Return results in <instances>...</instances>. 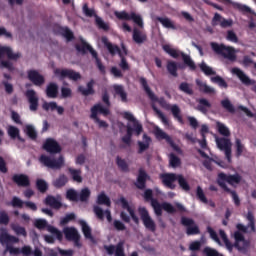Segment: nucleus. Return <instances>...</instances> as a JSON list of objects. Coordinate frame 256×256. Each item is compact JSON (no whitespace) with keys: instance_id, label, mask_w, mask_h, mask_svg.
<instances>
[{"instance_id":"nucleus-1","label":"nucleus","mask_w":256,"mask_h":256,"mask_svg":"<svg viewBox=\"0 0 256 256\" xmlns=\"http://www.w3.org/2000/svg\"><path fill=\"white\" fill-rule=\"evenodd\" d=\"M247 221H249L248 225L245 226L243 224H237L236 228L238 231L234 232L235 243H231L229 238L227 237V233L224 230H219V235L229 253H233V248L238 249L239 251H247L249 249L251 242L245 239V236L242 233H247V229H251L252 232H255V216L253 212H248L246 216ZM242 231V233H241Z\"/></svg>"},{"instance_id":"nucleus-2","label":"nucleus","mask_w":256,"mask_h":256,"mask_svg":"<svg viewBox=\"0 0 256 256\" xmlns=\"http://www.w3.org/2000/svg\"><path fill=\"white\" fill-rule=\"evenodd\" d=\"M139 83L143 87L150 101H153L154 103H159L160 107H163V109H166L167 111L170 110L173 117L177 119L179 123H183V116H181V108H179L177 104L171 106V104L167 103V100H165L163 97L158 98L157 96H155V93L151 91L149 84H147V79H145L144 77H141L139 79Z\"/></svg>"},{"instance_id":"nucleus-3","label":"nucleus","mask_w":256,"mask_h":256,"mask_svg":"<svg viewBox=\"0 0 256 256\" xmlns=\"http://www.w3.org/2000/svg\"><path fill=\"white\" fill-rule=\"evenodd\" d=\"M159 179L162 181V185L164 187H167V189H171L172 191L177 188V185H175V181L178 182V185L182 191H185L186 193H189L191 191V186L189 185V182H187V179H185V176L182 174H175V173H161L159 175Z\"/></svg>"},{"instance_id":"nucleus-4","label":"nucleus","mask_w":256,"mask_h":256,"mask_svg":"<svg viewBox=\"0 0 256 256\" xmlns=\"http://www.w3.org/2000/svg\"><path fill=\"white\" fill-rule=\"evenodd\" d=\"M163 51L170 55V57H173V59H179V57L182 58L184 65L190 69V71H197V64H195V61L191 59V56L188 54H185L182 51H179L175 48H172L169 44H165L162 46Z\"/></svg>"},{"instance_id":"nucleus-5","label":"nucleus","mask_w":256,"mask_h":256,"mask_svg":"<svg viewBox=\"0 0 256 256\" xmlns=\"http://www.w3.org/2000/svg\"><path fill=\"white\" fill-rule=\"evenodd\" d=\"M241 175L239 174H225L224 172L218 173L216 183L219 185L223 191H231L228 185H231V187H235V185H239L241 183Z\"/></svg>"},{"instance_id":"nucleus-6","label":"nucleus","mask_w":256,"mask_h":256,"mask_svg":"<svg viewBox=\"0 0 256 256\" xmlns=\"http://www.w3.org/2000/svg\"><path fill=\"white\" fill-rule=\"evenodd\" d=\"M211 49L216 53V55H221L224 59L228 61H236L237 55L235 54V48L231 46H225V44H219L217 42H211Z\"/></svg>"},{"instance_id":"nucleus-7","label":"nucleus","mask_w":256,"mask_h":256,"mask_svg":"<svg viewBox=\"0 0 256 256\" xmlns=\"http://www.w3.org/2000/svg\"><path fill=\"white\" fill-rule=\"evenodd\" d=\"M39 161L44 165V167H48V169H61V167L65 165V158L63 155H60L58 159H55L51 156L42 154Z\"/></svg>"},{"instance_id":"nucleus-8","label":"nucleus","mask_w":256,"mask_h":256,"mask_svg":"<svg viewBox=\"0 0 256 256\" xmlns=\"http://www.w3.org/2000/svg\"><path fill=\"white\" fill-rule=\"evenodd\" d=\"M114 15L119 21H133L140 29H143V18L141 15L131 12L130 14L127 11H115Z\"/></svg>"},{"instance_id":"nucleus-9","label":"nucleus","mask_w":256,"mask_h":256,"mask_svg":"<svg viewBox=\"0 0 256 256\" xmlns=\"http://www.w3.org/2000/svg\"><path fill=\"white\" fill-rule=\"evenodd\" d=\"M138 213L140 215V219L143 222L144 227L148 229V231H151L152 233H155L157 231V225L155 224V221L151 216L149 215V211L145 207H139Z\"/></svg>"},{"instance_id":"nucleus-10","label":"nucleus","mask_w":256,"mask_h":256,"mask_svg":"<svg viewBox=\"0 0 256 256\" xmlns=\"http://www.w3.org/2000/svg\"><path fill=\"white\" fill-rule=\"evenodd\" d=\"M151 206L153 207L157 217H161V215H163V210L170 214L177 213V209H175V207L168 202L160 204L158 200H152Z\"/></svg>"},{"instance_id":"nucleus-11","label":"nucleus","mask_w":256,"mask_h":256,"mask_svg":"<svg viewBox=\"0 0 256 256\" xmlns=\"http://www.w3.org/2000/svg\"><path fill=\"white\" fill-rule=\"evenodd\" d=\"M54 75L60 77V79H70L71 81H79L81 79V73L75 72L71 69H55Z\"/></svg>"},{"instance_id":"nucleus-12","label":"nucleus","mask_w":256,"mask_h":256,"mask_svg":"<svg viewBox=\"0 0 256 256\" xmlns=\"http://www.w3.org/2000/svg\"><path fill=\"white\" fill-rule=\"evenodd\" d=\"M181 225H183V227H186V234L188 236L199 235V233H201L199 226H197V224H195V220H193L191 218L182 216Z\"/></svg>"},{"instance_id":"nucleus-13","label":"nucleus","mask_w":256,"mask_h":256,"mask_svg":"<svg viewBox=\"0 0 256 256\" xmlns=\"http://www.w3.org/2000/svg\"><path fill=\"white\" fill-rule=\"evenodd\" d=\"M42 149L49 153L50 155H57V153H61L62 148L59 145V142L53 138H47L42 145Z\"/></svg>"},{"instance_id":"nucleus-14","label":"nucleus","mask_w":256,"mask_h":256,"mask_svg":"<svg viewBox=\"0 0 256 256\" xmlns=\"http://www.w3.org/2000/svg\"><path fill=\"white\" fill-rule=\"evenodd\" d=\"M216 145L220 151H224L228 163H231V140L225 137L217 138Z\"/></svg>"},{"instance_id":"nucleus-15","label":"nucleus","mask_w":256,"mask_h":256,"mask_svg":"<svg viewBox=\"0 0 256 256\" xmlns=\"http://www.w3.org/2000/svg\"><path fill=\"white\" fill-rule=\"evenodd\" d=\"M27 77L36 87H42V85H45V76L41 75L37 70H28Z\"/></svg>"},{"instance_id":"nucleus-16","label":"nucleus","mask_w":256,"mask_h":256,"mask_svg":"<svg viewBox=\"0 0 256 256\" xmlns=\"http://www.w3.org/2000/svg\"><path fill=\"white\" fill-rule=\"evenodd\" d=\"M25 97L30 105V111H37V109H39V96H37V92L33 89L27 90Z\"/></svg>"},{"instance_id":"nucleus-17","label":"nucleus","mask_w":256,"mask_h":256,"mask_svg":"<svg viewBox=\"0 0 256 256\" xmlns=\"http://www.w3.org/2000/svg\"><path fill=\"white\" fill-rule=\"evenodd\" d=\"M212 27H217V25H220L222 29H227L228 27L233 26V20L232 19H225L221 14L215 13L214 17L212 18L211 21Z\"/></svg>"},{"instance_id":"nucleus-18","label":"nucleus","mask_w":256,"mask_h":256,"mask_svg":"<svg viewBox=\"0 0 256 256\" xmlns=\"http://www.w3.org/2000/svg\"><path fill=\"white\" fill-rule=\"evenodd\" d=\"M93 211H94L97 219H99V221H105V215H106V219H107L108 223H111V221H113V216L111 215V210L107 209V210L103 211L102 207L94 206Z\"/></svg>"},{"instance_id":"nucleus-19","label":"nucleus","mask_w":256,"mask_h":256,"mask_svg":"<svg viewBox=\"0 0 256 256\" xmlns=\"http://www.w3.org/2000/svg\"><path fill=\"white\" fill-rule=\"evenodd\" d=\"M12 181L18 187H30L31 186V180L29 179V176L26 174H14L12 176Z\"/></svg>"},{"instance_id":"nucleus-20","label":"nucleus","mask_w":256,"mask_h":256,"mask_svg":"<svg viewBox=\"0 0 256 256\" xmlns=\"http://www.w3.org/2000/svg\"><path fill=\"white\" fill-rule=\"evenodd\" d=\"M147 179H149V174H147V172L143 168H140L138 170V177L135 183V186L137 187V189H141V190L145 189L147 185Z\"/></svg>"},{"instance_id":"nucleus-21","label":"nucleus","mask_w":256,"mask_h":256,"mask_svg":"<svg viewBox=\"0 0 256 256\" xmlns=\"http://www.w3.org/2000/svg\"><path fill=\"white\" fill-rule=\"evenodd\" d=\"M99 113L100 115H104V117H107L109 115L110 111L109 108L103 107L102 104H96L91 108V119H97L99 118Z\"/></svg>"},{"instance_id":"nucleus-22","label":"nucleus","mask_w":256,"mask_h":256,"mask_svg":"<svg viewBox=\"0 0 256 256\" xmlns=\"http://www.w3.org/2000/svg\"><path fill=\"white\" fill-rule=\"evenodd\" d=\"M86 87L79 86L78 87V93H81L83 97H89V95H95V80L91 79L89 82H87Z\"/></svg>"},{"instance_id":"nucleus-23","label":"nucleus","mask_w":256,"mask_h":256,"mask_svg":"<svg viewBox=\"0 0 256 256\" xmlns=\"http://www.w3.org/2000/svg\"><path fill=\"white\" fill-rule=\"evenodd\" d=\"M232 73H234V75H237L238 79L241 81V83H243V85H255V80H251L249 76L245 75V72H243V70L239 68H233Z\"/></svg>"},{"instance_id":"nucleus-24","label":"nucleus","mask_w":256,"mask_h":256,"mask_svg":"<svg viewBox=\"0 0 256 256\" xmlns=\"http://www.w3.org/2000/svg\"><path fill=\"white\" fill-rule=\"evenodd\" d=\"M119 201L122 205V209H126L134 223L136 225H139V217H137V214H135V210L131 208V206H129V202L127 201V199H125V197H121Z\"/></svg>"},{"instance_id":"nucleus-25","label":"nucleus","mask_w":256,"mask_h":256,"mask_svg":"<svg viewBox=\"0 0 256 256\" xmlns=\"http://www.w3.org/2000/svg\"><path fill=\"white\" fill-rule=\"evenodd\" d=\"M102 43L105 48L109 51L110 55H123V52H121V48L117 45H113L111 42H109V39L107 37H102Z\"/></svg>"},{"instance_id":"nucleus-26","label":"nucleus","mask_w":256,"mask_h":256,"mask_svg":"<svg viewBox=\"0 0 256 256\" xmlns=\"http://www.w3.org/2000/svg\"><path fill=\"white\" fill-rule=\"evenodd\" d=\"M3 55H6L10 61H17L20 59L21 53H13V50L10 47H0V59Z\"/></svg>"},{"instance_id":"nucleus-27","label":"nucleus","mask_w":256,"mask_h":256,"mask_svg":"<svg viewBox=\"0 0 256 256\" xmlns=\"http://www.w3.org/2000/svg\"><path fill=\"white\" fill-rule=\"evenodd\" d=\"M45 205H48V207H51V209L59 210L63 207V203H61V200L57 199L53 195H48L44 200Z\"/></svg>"},{"instance_id":"nucleus-28","label":"nucleus","mask_w":256,"mask_h":256,"mask_svg":"<svg viewBox=\"0 0 256 256\" xmlns=\"http://www.w3.org/2000/svg\"><path fill=\"white\" fill-rule=\"evenodd\" d=\"M132 39L134 43H137V45H142V43H145V41H147V34L139 30V28H134L132 33Z\"/></svg>"},{"instance_id":"nucleus-29","label":"nucleus","mask_w":256,"mask_h":256,"mask_svg":"<svg viewBox=\"0 0 256 256\" xmlns=\"http://www.w3.org/2000/svg\"><path fill=\"white\" fill-rule=\"evenodd\" d=\"M154 135H155L156 139H158V141L164 140V141H166V143H168V145H173V138H171V136H169V134H167L161 128L157 127L154 130Z\"/></svg>"},{"instance_id":"nucleus-30","label":"nucleus","mask_w":256,"mask_h":256,"mask_svg":"<svg viewBox=\"0 0 256 256\" xmlns=\"http://www.w3.org/2000/svg\"><path fill=\"white\" fill-rule=\"evenodd\" d=\"M46 95L49 99H57L59 86L55 82H50L46 87Z\"/></svg>"},{"instance_id":"nucleus-31","label":"nucleus","mask_w":256,"mask_h":256,"mask_svg":"<svg viewBox=\"0 0 256 256\" xmlns=\"http://www.w3.org/2000/svg\"><path fill=\"white\" fill-rule=\"evenodd\" d=\"M115 95H118V97H120L122 103H127L128 99H127V92L125 91V87H123V85H119V84H115L113 86Z\"/></svg>"},{"instance_id":"nucleus-32","label":"nucleus","mask_w":256,"mask_h":256,"mask_svg":"<svg viewBox=\"0 0 256 256\" xmlns=\"http://www.w3.org/2000/svg\"><path fill=\"white\" fill-rule=\"evenodd\" d=\"M209 109H211V103L209 102V100L205 98H200L198 100L197 110L200 111V113H207Z\"/></svg>"},{"instance_id":"nucleus-33","label":"nucleus","mask_w":256,"mask_h":256,"mask_svg":"<svg viewBox=\"0 0 256 256\" xmlns=\"http://www.w3.org/2000/svg\"><path fill=\"white\" fill-rule=\"evenodd\" d=\"M68 173L71 175L73 181H75L76 183H83L81 169L68 168Z\"/></svg>"},{"instance_id":"nucleus-34","label":"nucleus","mask_w":256,"mask_h":256,"mask_svg":"<svg viewBox=\"0 0 256 256\" xmlns=\"http://www.w3.org/2000/svg\"><path fill=\"white\" fill-rule=\"evenodd\" d=\"M64 235L67 241H73L74 239H76V237L79 236V232L77 231L76 228H73V227L65 228Z\"/></svg>"},{"instance_id":"nucleus-35","label":"nucleus","mask_w":256,"mask_h":256,"mask_svg":"<svg viewBox=\"0 0 256 256\" xmlns=\"http://www.w3.org/2000/svg\"><path fill=\"white\" fill-rule=\"evenodd\" d=\"M79 225L82 227V233L86 239H93V234L91 233V227L88 226L87 222L84 220L79 221Z\"/></svg>"},{"instance_id":"nucleus-36","label":"nucleus","mask_w":256,"mask_h":256,"mask_svg":"<svg viewBox=\"0 0 256 256\" xmlns=\"http://www.w3.org/2000/svg\"><path fill=\"white\" fill-rule=\"evenodd\" d=\"M68 182H69V179L65 176V174H61V175L53 182V187H55L56 189H61V187H65Z\"/></svg>"},{"instance_id":"nucleus-37","label":"nucleus","mask_w":256,"mask_h":256,"mask_svg":"<svg viewBox=\"0 0 256 256\" xmlns=\"http://www.w3.org/2000/svg\"><path fill=\"white\" fill-rule=\"evenodd\" d=\"M36 189L39 193H47V191H49V184L47 181L39 178L36 180Z\"/></svg>"},{"instance_id":"nucleus-38","label":"nucleus","mask_w":256,"mask_h":256,"mask_svg":"<svg viewBox=\"0 0 256 256\" xmlns=\"http://www.w3.org/2000/svg\"><path fill=\"white\" fill-rule=\"evenodd\" d=\"M66 199L68 201H73L74 203H78L79 201V192L77 190L70 188L66 191Z\"/></svg>"},{"instance_id":"nucleus-39","label":"nucleus","mask_w":256,"mask_h":256,"mask_svg":"<svg viewBox=\"0 0 256 256\" xmlns=\"http://www.w3.org/2000/svg\"><path fill=\"white\" fill-rule=\"evenodd\" d=\"M91 197V190L89 188H83L78 194V199L81 203H87Z\"/></svg>"},{"instance_id":"nucleus-40","label":"nucleus","mask_w":256,"mask_h":256,"mask_svg":"<svg viewBox=\"0 0 256 256\" xmlns=\"http://www.w3.org/2000/svg\"><path fill=\"white\" fill-rule=\"evenodd\" d=\"M216 127L220 135H223V137H231V131L227 126H225V124L217 122Z\"/></svg>"},{"instance_id":"nucleus-41","label":"nucleus","mask_w":256,"mask_h":256,"mask_svg":"<svg viewBox=\"0 0 256 256\" xmlns=\"http://www.w3.org/2000/svg\"><path fill=\"white\" fill-rule=\"evenodd\" d=\"M6 205L8 207H14V208H18V209H23V205H25V202H23V200H21V198L14 196L11 200V202H7Z\"/></svg>"},{"instance_id":"nucleus-42","label":"nucleus","mask_w":256,"mask_h":256,"mask_svg":"<svg viewBox=\"0 0 256 256\" xmlns=\"http://www.w3.org/2000/svg\"><path fill=\"white\" fill-rule=\"evenodd\" d=\"M197 85H198L199 91H201V93H206V95H212L213 93H215V88L210 87L206 83L197 82Z\"/></svg>"},{"instance_id":"nucleus-43","label":"nucleus","mask_w":256,"mask_h":256,"mask_svg":"<svg viewBox=\"0 0 256 256\" xmlns=\"http://www.w3.org/2000/svg\"><path fill=\"white\" fill-rule=\"evenodd\" d=\"M98 205H106V207H111V199L109 196L105 195L104 192L100 193L97 197Z\"/></svg>"},{"instance_id":"nucleus-44","label":"nucleus","mask_w":256,"mask_h":256,"mask_svg":"<svg viewBox=\"0 0 256 256\" xmlns=\"http://www.w3.org/2000/svg\"><path fill=\"white\" fill-rule=\"evenodd\" d=\"M144 139H146V142L138 141V154L141 155L142 153H145L147 149H149V141H151V138L147 135H144Z\"/></svg>"},{"instance_id":"nucleus-45","label":"nucleus","mask_w":256,"mask_h":256,"mask_svg":"<svg viewBox=\"0 0 256 256\" xmlns=\"http://www.w3.org/2000/svg\"><path fill=\"white\" fill-rule=\"evenodd\" d=\"M166 68H167L168 73H170V75H172V77H178L179 76V74L177 73V70H178L177 62L168 61Z\"/></svg>"},{"instance_id":"nucleus-46","label":"nucleus","mask_w":256,"mask_h":256,"mask_svg":"<svg viewBox=\"0 0 256 256\" xmlns=\"http://www.w3.org/2000/svg\"><path fill=\"white\" fill-rule=\"evenodd\" d=\"M116 165L119 167L120 171H123L124 173H128L129 164H127V161H125V159L121 158L120 156H117Z\"/></svg>"},{"instance_id":"nucleus-47","label":"nucleus","mask_w":256,"mask_h":256,"mask_svg":"<svg viewBox=\"0 0 256 256\" xmlns=\"http://www.w3.org/2000/svg\"><path fill=\"white\" fill-rule=\"evenodd\" d=\"M152 109L156 113V115L159 117L163 125H165L166 127H169V119L165 117V114H163V112H161V110H159V108H157V106L155 105L152 106Z\"/></svg>"},{"instance_id":"nucleus-48","label":"nucleus","mask_w":256,"mask_h":256,"mask_svg":"<svg viewBox=\"0 0 256 256\" xmlns=\"http://www.w3.org/2000/svg\"><path fill=\"white\" fill-rule=\"evenodd\" d=\"M156 21H159V23H161V25H163V27H165L166 29H175V24H173V22H171V20L169 18H163V17H156Z\"/></svg>"},{"instance_id":"nucleus-49","label":"nucleus","mask_w":256,"mask_h":256,"mask_svg":"<svg viewBox=\"0 0 256 256\" xmlns=\"http://www.w3.org/2000/svg\"><path fill=\"white\" fill-rule=\"evenodd\" d=\"M179 91H182V93H185L186 95H193V88L191 87V84L187 82L180 83L178 87Z\"/></svg>"},{"instance_id":"nucleus-50","label":"nucleus","mask_w":256,"mask_h":256,"mask_svg":"<svg viewBox=\"0 0 256 256\" xmlns=\"http://www.w3.org/2000/svg\"><path fill=\"white\" fill-rule=\"evenodd\" d=\"M221 106L228 113H232V114L235 113V106H233L230 99L221 100Z\"/></svg>"},{"instance_id":"nucleus-51","label":"nucleus","mask_w":256,"mask_h":256,"mask_svg":"<svg viewBox=\"0 0 256 256\" xmlns=\"http://www.w3.org/2000/svg\"><path fill=\"white\" fill-rule=\"evenodd\" d=\"M212 83H216V85L220 86L221 89H227L229 87V84H227V81L223 79L221 76H215L211 78Z\"/></svg>"},{"instance_id":"nucleus-52","label":"nucleus","mask_w":256,"mask_h":256,"mask_svg":"<svg viewBox=\"0 0 256 256\" xmlns=\"http://www.w3.org/2000/svg\"><path fill=\"white\" fill-rule=\"evenodd\" d=\"M60 33L63 37H65V39H67V41H73V39H75V35L73 34V32L67 28V27H61L60 28Z\"/></svg>"},{"instance_id":"nucleus-53","label":"nucleus","mask_w":256,"mask_h":256,"mask_svg":"<svg viewBox=\"0 0 256 256\" xmlns=\"http://www.w3.org/2000/svg\"><path fill=\"white\" fill-rule=\"evenodd\" d=\"M196 197L201 201V203H205V205L209 203V200H207V196H205V192H203V188H201V186H197L196 188Z\"/></svg>"},{"instance_id":"nucleus-54","label":"nucleus","mask_w":256,"mask_h":256,"mask_svg":"<svg viewBox=\"0 0 256 256\" xmlns=\"http://www.w3.org/2000/svg\"><path fill=\"white\" fill-rule=\"evenodd\" d=\"M199 67L205 75H216V72L213 70V68L209 67L205 62L199 64Z\"/></svg>"},{"instance_id":"nucleus-55","label":"nucleus","mask_w":256,"mask_h":256,"mask_svg":"<svg viewBox=\"0 0 256 256\" xmlns=\"http://www.w3.org/2000/svg\"><path fill=\"white\" fill-rule=\"evenodd\" d=\"M120 63L119 67L122 69V71H129L131 69V66H129V62H127V58L123 54H120Z\"/></svg>"},{"instance_id":"nucleus-56","label":"nucleus","mask_w":256,"mask_h":256,"mask_svg":"<svg viewBox=\"0 0 256 256\" xmlns=\"http://www.w3.org/2000/svg\"><path fill=\"white\" fill-rule=\"evenodd\" d=\"M235 145H236V157H241V155H243V152L245 151V145L241 143V139L239 138L235 140Z\"/></svg>"},{"instance_id":"nucleus-57","label":"nucleus","mask_w":256,"mask_h":256,"mask_svg":"<svg viewBox=\"0 0 256 256\" xmlns=\"http://www.w3.org/2000/svg\"><path fill=\"white\" fill-rule=\"evenodd\" d=\"M95 23L98 27V29H102L103 31H109V24L105 23L101 17L96 16Z\"/></svg>"},{"instance_id":"nucleus-58","label":"nucleus","mask_w":256,"mask_h":256,"mask_svg":"<svg viewBox=\"0 0 256 256\" xmlns=\"http://www.w3.org/2000/svg\"><path fill=\"white\" fill-rule=\"evenodd\" d=\"M12 230L14 231V233H16V235H21L22 237H27V230L25 229V227H22V226L16 224V225H12Z\"/></svg>"},{"instance_id":"nucleus-59","label":"nucleus","mask_w":256,"mask_h":256,"mask_svg":"<svg viewBox=\"0 0 256 256\" xmlns=\"http://www.w3.org/2000/svg\"><path fill=\"white\" fill-rule=\"evenodd\" d=\"M26 135H28V137L31 138L32 141H35V139H37V131H35V128L32 125L26 126Z\"/></svg>"},{"instance_id":"nucleus-60","label":"nucleus","mask_w":256,"mask_h":256,"mask_svg":"<svg viewBox=\"0 0 256 256\" xmlns=\"http://www.w3.org/2000/svg\"><path fill=\"white\" fill-rule=\"evenodd\" d=\"M125 242L120 241L116 245V250H115V256H125V248H124Z\"/></svg>"},{"instance_id":"nucleus-61","label":"nucleus","mask_w":256,"mask_h":256,"mask_svg":"<svg viewBox=\"0 0 256 256\" xmlns=\"http://www.w3.org/2000/svg\"><path fill=\"white\" fill-rule=\"evenodd\" d=\"M19 133H20L19 128L15 126L8 127V135L10 139H17V137H19Z\"/></svg>"},{"instance_id":"nucleus-62","label":"nucleus","mask_w":256,"mask_h":256,"mask_svg":"<svg viewBox=\"0 0 256 256\" xmlns=\"http://www.w3.org/2000/svg\"><path fill=\"white\" fill-rule=\"evenodd\" d=\"M0 67H1L2 69H7V70L10 71V72L15 71V66H13V64H12L11 61H9V60H2V61L0 62Z\"/></svg>"},{"instance_id":"nucleus-63","label":"nucleus","mask_w":256,"mask_h":256,"mask_svg":"<svg viewBox=\"0 0 256 256\" xmlns=\"http://www.w3.org/2000/svg\"><path fill=\"white\" fill-rule=\"evenodd\" d=\"M76 49L77 51H79L80 53H87V51H89L91 49V45L87 44V42L82 41L81 45H76Z\"/></svg>"},{"instance_id":"nucleus-64","label":"nucleus","mask_w":256,"mask_h":256,"mask_svg":"<svg viewBox=\"0 0 256 256\" xmlns=\"http://www.w3.org/2000/svg\"><path fill=\"white\" fill-rule=\"evenodd\" d=\"M203 253L206 256H224L223 254L219 253V251H217L216 249L209 247L204 248Z\"/></svg>"}]
</instances>
